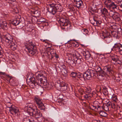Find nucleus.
I'll list each match as a JSON object with an SVG mask.
<instances>
[{"mask_svg": "<svg viewBox=\"0 0 122 122\" xmlns=\"http://www.w3.org/2000/svg\"><path fill=\"white\" fill-rule=\"evenodd\" d=\"M104 3L106 6L109 9H114L115 8L122 11V0L119 3L116 4L112 0H105Z\"/></svg>", "mask_w": 122, "mask_h": 122, "instance_id": "20e7f679", "label": "nucleus"}, {"mask_svg": "<svg viewBox=\"0 0 122 122\" xmlns=\"http://www.w3.org/2000/svg\"><path fill=\"white\" fill-rule=\"evenodd\" d=\"M48 11L53 15H55L57 21L61 26H66L70 25L69 20L64 17H60L61 14L60 13L62 10V6L60 4L50 3L48 5Z\"/></svg>", "mask_w": 122, "mask_h": 122, "instance_id": "f257e3e1", "label": "nucleus"}, {"mask_svg": "<svg viewBox=\"0 0 122 122\" xmlns=\"http://www.w3.org/2000/svg\"><path fill=\"white\" fill-rule=\"evenodd\" d=\"M58 97L60 99H61V100L63 99V98H64V96L62 94H60L59 95Z\"/></svg>", "mask_w": 122, "mask_h": 122, "instance_id": "603ef678", "label": "nucleus"}, {"mask_svg": "<svg viewBox=\"0 0 122 122\" xmlns=\"http://www.w3.org/2000/svg\"><path fill=\"white\" fill-rule=\"evenodd\" d=\"M97 18V17L96 16L94 17L93 20H90L91 23L95 26L96 25Z\"/></svg>", "mask_w": 122, "mask_h": 122, "instance_id": "c756f323", "label": "nucleus"}, {"mask_svg": "<svg viewBox=\"0 0 122 122\" xmlns=\"http://www.w3.org/2000/svg\"><path fill=\"white\" fill-rule=\"evenodd\" d=\"M2 24L3 25L4 27L6 28L7 27V25L6 22H3Z\"/></svg>", "mask_w": 122, "mask_h": 122, "instance_id": "3c124183", "label": "nucleus"}, {"mask_svg": "<svg viewBox=\"0 0 122 122\" xmlns=\"http://www.w3.org/2000/svg\"><path fill=\"white\" fill-rule=\"evenodd\" d=\"M102 88V92L103 93L107 94L108 92L107 88L105 86H103Z\"/></svg>", "mask_w": 122, "mask_h": 122, "instance_id": "e433bc0d", "label": "nucleus"}, {"mask_svg": "<svg viewBox=\"0 0 122 122\" xmlns=\"http://www.w3.org/2000/svg\"><path fill=\"white\" fill-rule=\"evenodd\" d=\"M112 49L119 52L122 55V45L120 43L115 44Z\"/></svg>", "mask_w": 122, "mask_h": 122, "instance_id": "ddd939ff", "label": "nucleus"}, {"mask_svg": "<svg viewBox=\"0 0 122 122\" xmlns=\"http://www.w3.org/2000/svg\"><path fill=\"white\" fill-rule=\"evenodd\" d=\"M117 33H119V34L121 33H122V29L120 27H117Z\"/></svg>", "mask_w": 122, "mask_h": 122, "instance_id": "37998d69", "label": "nucleus"}, {"mask_svg": "<svg viewBox=\"0 0 122 122\" xmlns=\"http://www.w3.org/2000/svg\"><path fill=\"white\" fill-rule=\"evenodd\" d=\"M100 115L103 117H106L107 116V114L103 111H100L99 112Z\"/></svg>", "mask_w": 122, "mask_h": 122, "instance_id": "c85d7f7f", "label": "nucleus"}, {"mask_svg": "<svg viewBox=\"0 0 122 122\" xmlns=\"http://www.w3.org/2000/svg\"><path fill=\"white\" fill-rule=\"evenodd\" d=\"M67 99H63L62 100H60L59 101H58V102L62 103L63 104H65L67 103Z\"/></svg>", "mask_w": 122, "mask_h": 122, "instance_id": "473e14b6", "label": "nucleus"}, {"mask_svg": "<svg viewBox=\"0 0 122 122\" xmlns=\"http://www.w3.org/2000/svg\"><path fill=\"white\" fill-rule=\"evenodd\" d=\"M1 41H2V42L4 43L5 42L6 43L9 44L12 43L13 42L12 41L13 39H0Z\"/></svg>", "mask_w": 122, "mask_h": 122, "instance_id": "4be33fe9", "label": "nucleus"}, {"mask_svg": "<svg viewBox=\"0 0 122 122\" xmlns=\"http://www.w3.org/2000/svg\"><path fill=\"white\" fill-rule=\"evenodd\" d=\"M109 15L116 21L119 22L120 21V15L118 13L111 11L109 12Z\"/></svg>", "mask_w": 122, "mask_h": 122, "instance_id": "1a4fd4ad", "label": "nucleus"}, {"mask_svg": "<svg viewBox=\"0 0 122 122\" xmlns=\"http://www.w3.org/2000/svg\"><path fill=\"white\" fill-rule=\"evenodd\" d=\"M0 73H1V74H2V75H4L5 74V73H4V72H0Z\"/></svg>", "mask_w": 122, "mask_h": 122, "instance_id": "680f3d73", "label": "nucleus"}, {"mask_svg": "<svg viewBox=\"0 0 122 122\" xmlns=\"http://www.w3.org/2000/svg\"><path fill=\"white\" fill-rule=\"evenodd\" d=\"M12 45L11 46V47L13 49V50H15L16 49V45H15L14 43H13V42Z\"/></svg>", "mask_w": 122, "mask_h": 122, "instance_id": "a18cd8bd", "label": "nucleus"}, {"mask_svg": "<svg viewBox=\"0 0 122 122\" xmlns=\"http://www.w3.org/2000/svg\"><path fill=\"white\" fill-rule=\"evenodd\" d=\"M111 32L112 34V36H111L110 37H117L118 35V33L116 31L114 30L111 31Z\"/></svg>", "mask_w": 122, "mask_h": 122, "instance_id": "cd10ccee", "label": "nucleus"}, {"mask_svg": "<svg viewBox=\"0 0 122 122\" xmlns=\"http://www.w3.org/2000/svg\"><path fill=\"white\" fill-rule=\"evenodd\" d=\"M2 115V114L0 113V117H1Z\"/></svg>", "mask_w": 122, "mask_h": 122, "instance_id": "69168bd1", "label": "nucleus"}, {"mask_svg": "<svg viewBox=\"0 0 122 122\" xmlns=\"http://www.w3.org/2000/svg\"><path fill=\"white\" fill-rule=\"evenodd\" d=\"M112 100L114 101L115 102H116L118 101L117 97L116 96L113 97L112 98Z\"/></svg>", "mask_w": 122, "mask_h": 122, "instance_id": "09e8293b", "label": "nucleus"}, {"mask_svg": "<svg viewBox=\"0 0 122 122\" xmlns=\"http://www.w3.org/2000/svg\"><path fill=\"white\" fill-rule=\"evenodd\" d=\"M122 0H117L116 1V3L117 4L118 3H119V2H120Z\"/></svg>", "mask_w": 122, "mask_h": 122, "instance_id": "4d7b16f0", "label": "nucleus"}, {"mask_svg": "<svg viewBox=\"0 0 122 122\" xmlns=\"http://www.w3.org/2000/svg\"><path fill=\"white\" fill-rule=\"evenodd\" d=\"M40 40L41 41L45 42L46 44H49V42H50V41L48 40L47 39L43 40V39H41Z\"/></svg>", "mask_w": 122, "mask_h": 122, "instance_id": "58836bf2", "label": "nucleus"}, {"mask_svg": "<svg viewBox=\"0 0 122 122\" xmlns=\"http://www.w3.org/2000/svg\"><path fill=\"white\" fill-rule=\"evenodd\" d=\"M96 9H93L92 7L91 9V11L93 12H96Z\"/></svg>", "mask_w": 122, "mask_h": 122, "instance_id": "6e6d98bb", "label": "nucleus"}, {"mask_svg": "<svg viewBox=\"0 0 122 122\" xmlns=\"http://www.w3.org/2000/svg\"><path fill=\"white\" fill-rule=\"evenodd\" d=\"M102 108L103 109H104L106 111H107L109 109V108L106 105V106H104L103 107H102Z\"/></svg>", "mask_w": 122, "mask_h": 122, "instance_id": "de8ad7c7", "label": "nucleus"}, {"mask_svg": "<svg viewBox=\"0 0 122 122\" xmlns=\"http://www.w3.org/2000/svg\"><path fill=\"white\" fill-rule=\"evenodd\" d=\"M67 43L71 44L72 46L75 47H77L79 46L78 42L76 41L75 39L70 40L68 41Z\"/></svg>", "mask_w": 122, "mask_h": 122, "instance_id": "2eb2a0df", "label": "nucleus"}, {"mask_svg": "<svg viewBox=\"0 0 122 122\" xmlns=\"http://www.w3.org/2000/svg\"><path fill=\"white\" fill-rule=\"evenodd\" d=\"M2 41H1V40L0 39V42H2Z\"/></svg>", "mask_w": 122, "mask_h": 122, "instance_id": "338daca9", "label": "nucleus"}, {"mask_svg": "<svg viewBox=\"0 0 122 122\" xmlns=\"http://www.w3.org/2000/svg\"><path fill=\"white\" fill-rule=\"evenodd\" d=\"M22 122H30V119L28 117L24 118L22 120Z\"/></svg>", "mask_w": 122, "mask_h": 122, "instance_id": "ea45409f", "label": "nucleus"}, {"mask_svg": "<svg viewBox=\"0 0 122 122\" xmlns=\"http://www.w3.org/2000/svg\"><path fill=\"white\" fill-rule=\"evenodd\" d=\"M74 3L77 8H79L83 4L81 0H74Z\"/></svg>", "mask_w": 122, "mask_h": 122, "instance_id": "412c9836", "label": "nucleus"}, {"mask_svg": "<svg viewBox=\"0 0 122 122\" xmlns=\"http://www.w3.org/2000/svg\"><path fill=\"white\" fill-rule=\"evenodd\" d=\"M66 62L72 67L75 66V64L74 63V60L73 61L71 58H67L66 60Z\"/></svg>", "mask_w": 122, "mask_h": 122, "instance_id": "dca6fc26", "label": "nucleus"}, {"mask_svg": "<svg viewBox=\"0 0 122 122\" xmlns=\"http://www.w3.org/2000/svg\"><path fill=\"white\" fill-rule=\"evenodd\" d=\"M96 22V25L95 26H98L102 23V21H101L98 20L97 17V18Z\"/></svg>", "mask_w": 122, "mask_h": 122, "instance_id": "a19ab883", "label": "nucleus"}, {"mask_svg": "<svg viewBox=\"0 0 122 122\" xmlns=\"http://www.w3.org/2000/svg\"><path fill=\"white\" fill-rule=\"evenodd\" d=\"M12 23L14 25L16 26L19 24L21 25L22 23L21 22H19L18 20L16 19H15L13 20L12 22Z\"/></svg>", "mask_w": 122, "mask_h": 122, "instance_id": "a878e982", "label": "nucleus"}, {"mask_svg": "<svg viewBox=\"0 0 122 122\" xmlns=\"http://www.w3.org/2000/svg\"><path fill=\"white\" fill-rule=\"evenodd\" d=\"M62 68L63 69V70L66 69V66L64 65H63L62 66Z\"/></svg>", "mask_w": 122, "mask_h": 122, "instance_id": "13d9d810", "label": "nucleus"}, {"mask_svg": "<svg viewBox=\"0 0 122 122\" xmlns=\"http://www.w3.org/2000/svg\"><path fill=\"white\" fill-rule=\"evenodd\" d=\"M85 90L86 92L88 93L87 94L84 95L83 97L86 99H87L89 98L90 97H91V96H92V93L91 90L92 89L91 87H86Z\"/></svg>", "mask_w": 122, "mask_h": 122, "instance_id": "4468645a", "label": "nucleus"}, {"mask_svg": "<svg viewBox=\"0 0 122 122\" xmlns=\"http://www.w3.org/2000/svg\"><path fill=\"white\" fill-rule=\"evenodd\" d=\"M115 103L114 104V103L112 104L111 102L109 101L106 104V105L108 107V106L110 105L112 106L113 105H115Z\"/></svg>", "mask_w": 122, "mask_h": 122, "instance_id": "c03bdc74", "label": "nucleus"}, {"mask_svg": "<svg viewBox=\"0 0 122 122\" xmlns=\"http://www.w3.org/2000/svg\"><path fill=\"white\" fill-rule=\"evenodd\" d=\"M24 108L25 111L30 116L36 117V118H39L42 115L40 111L37 109L31 104H26Z\"/></svg>", "mask_w": 122, "mask_h": 122, "instance_id": "f03ea898", "label": "nucleus"}, {"mask_svg": "<svg viewBox=\"0 0 122 122\" xmlns=\"http://www.w3.org/2000/svg\"><path fill=\"white\" fill-rule=\"evenodd\" d=\"M101 70L102 69L100 67L98 66H95V70L90 69V70H92L95 72L93 76H95V75L97 74V72H98L100 73V72L101 71Z\"/></svg>", "mask_w": 122, "mask_h": 122, "instance_id": "5701e85b", "label": "nucleus"}, {"mask_svg": "<svg viewBox=\"0 0 122 122\" xmlns=\"http://www.w3.org/2000/svg\"><path fill=\"white\" fill-rule=\"evenodd\" d=\"M62 72L63 75L64 76H67V72L66 69H62Z\"/></svg>", "mask_w": 122, "mask_h": 122, "instance_id": "4c0bfd02", "label": "nucleus"}, {"mask_svg": "<svg viewBox=\"0 0 122 122\" xmlns=\"http://www.w3.org/2000/svg\"><path fill=\"white\" fill-rule=\"evenodd\" d=\"M67 88V86L66 84H61V85L60 90L62 91L66 90Z\"/></svg>", "mask_w": 122, "mask_h": 122, "instance_id": "393cba45", "label": "nucleus"}, {"mask_svg": "<svg viewBox=\"0 0 122 122\" xmlns=\"http://www.w3.org/2000/svg\"><path fill=\"white\" fill-rule=\"evenodd\" d=\"M76 7L75 6H72L70 8V11H74L75 10Z\"/></svg>", "mask_w": 122, "mask_h": 122, "instance_id": "8fccbe9b", "label": "nucleus"}, {"mask_svg": "<svg viewBox=\"0 0 122 122\" xmlns=\"http://www.w3.org/2000/svg\"><path fill=\"white\" fill-rule=\"evenodd\" d=\"M54 56H55V57H56V58H59V56L56 53L54 52Z\"/></svg>", "mask_w": 122, "mask_h": 122, "instance_id": "5fc2aeb1", "label": "nucleus"}, {"mask_svg": "<svg viewBox=\"0 0 122 122\" xmlns=\"http://www.w3.org/2000/svg\"><path fill=\"white\" fill-rule=\"evenodd\" d=\"M8 79L9 80V82L13 86H15L17 85V83L15 82V81L14 80L13 78L10 76L8 75Z\"/></svg>", "mask_w": 122, "mask_h": 122, "instance_id": "6ab92c4d", "label": "nucleus"}, {"mask_svg": "<svg viewBox=\"0 0 122 122\" xmlns=\"http://www.w3.org/2000/svg\"><path fill=\"white\" fill-rule=\"evenodd\" d=\"M33 30V29H30L29 30H27V31H31Z\"/></svg>", "mask_w": 122, "mask_h": 122, "instance_id": "052dcab7", "label": "nucleus"}, {"mask_svg": "<svg viewBox=\"0 0 122 122\" xmlns=\"http://www.w3.org/2000/svg\"><path fill=\"white\" fill-rule=\"evenodd\" d=\"M72 55L73 57V60H74V63L79 65L81 64L83 61V59L80 54L77 51H74L72 52Z\"/></svg>", "mask_w": 122, "mask_h": 122, "instance_id": "423d86ee", "label": "nucleus"}, {"mask_svg": "<svg viewBox=\"0 0 122 122\" xmlns=\"http://www.w3.org/2000/svg\"><path fill=\"white\" fill-rule=\"evenodd\" d=\"M81 36L82 37H84L88 35V31L87 29H82L81 30Z\"/></svg>", "mask_w": 122, "mask_h": 122, "instance_id": "aec40b11", "label": "nucleus"}, {"mask_svg": "<svg viewBox=\"0 0 122 122\" xmlns=\"http://www.w3.org/2000/svg\"><path fill=\"white\" fill-rule=\"evenodd\" d=\"M47 51L51 55L53 54V52L55 51V50L52 49L50 47H48L47 48Z\"/></svg>", "mask_w": 122, "mask_h": 122, "instance_id": "bb28decb", "label": "nucleus"}, {"mask_svg": "<svg viewBox=\"0 0 122 122\" xmlns=\"http://www.w3.org/2000/svg\"><path fill=\"white\" fill-rule=\"evenodd\" d=\"M109 39H107V40H106V41L107 43H109L110 42H109L108 41Z\"/></svg>", "mask_w": 122, "mask_h": 122, "instance_id": "bf43d9fd", "label": "nucleus"}, {"mask_svg": "<svg viewBox=\"0 0 122 122\" xmlns=\"http://www.w3.org/2000/svg\"><path fill=\"white\" fill-rule=\"evenodd\" d=\"M35 102H36L38 108L41 110L45 111V107L42 103V100L39 98L35 97L34 99Z\"/></svg>", "mask_w": 122, "mask_h": 122, "instance_id": "6e6552de", "label": "nucleus"}, {"mask_svg": "<svg viewBox=\"0 0 122 122\" xmlns=\"http://www.w3.org/2000/svg\"><path fill=\"white\" fill-rule=\"evenodd\" d=\"M101 10L102 13L103 14L105 15V14H107L108 13L107 10L105 8L102 10Z\"/></svg>", "mask_w": 122, "mask_h": 122, "instance_id": "f704fd0d", "label": "nucleus"}, {"mask_svg": "<svg viewBox=\"0 0 122 122\" xmlns=\"http://www.w3.org/2000/svg\"><path fill=\"white\" fill-rule=\"evenodd\" d=\"M95 72L92 70L88 69L86 71L83 73V74H80V77L78 76L79 78H83L84 80L89 79L92 77H93Z\"/></svg>", "mask_w": 122, "mask_h": 122, "instance_id": "0eeeda50", "label": "nucleus"}, {"mask_svg": "<svg viewBox=\"0 0 122 122\" xmlns=\"http://www.w3.org/2000/svg\"><path fill=\"white\" fill-rule=\"evenodd\" d=\"M117 27L116 25H113L111 26L110 27V28L114 30V31H117Z\"/></svg>", "mask_w": 122, "mask_h": 122, "instance_id": "79ce46f5", "label": "nucleus"}, {"mask_svg": "<svg viewBox=\"0 0 122 122\" xmlns=\"http://www.w3.org/2000/svg\"><path fill=\"white\" fill-rule=\"evenodd\" d=\"M28 78L29 79L31 82L30 84L31 85L35 86L36 88L37 89H38L40 87V86L39 85V84L38 83V79L37 78L36 80L34 77H30L29 76H28ZM36 78H37L36 77Z\"/></svg>", "mask_w": 122, "mask_h": 122, "instance_id": "9b49d317", "label": "nucleus"}, {"mask_svg": "<svg viewBox=\"0 0 122 122\" xmlns=\"http://www.w3.org/2000/svg\"><path fill=\"white\" fill-rule=\"evenodd\" d=\"M111 62L114 64H120L122 63L121 61L120 60L119 57L117 56L114 55L111 56Z\"/></svg>", "mask_w": 122, "mask_h": 122, "instance_id": "f8f14e48", "label": "nucleus"}, {"mask_svg": "<svg viewBox=\"0 0 122 122\" xmlns=\"http://www.w3.org/2000/svg\"><path fill=\"white\" fill-rule=\"evenodd\" d=\"M8 107L10 108V112L11 114L13 115L15 114L16 116H17L19 115V110L17 107L12 105Z\"/></svg>", "mask_w": 122, "mask_h": 122, "instance_id": "9d476101", "label": "nucleus"}, {"mask_svg": "<svg viewBox=\"0 0 122 122\" xmlns=\"http://www.w3.org/2000/svg\"><path fill=\"white\" fill-rule=\"evenodd\" d=\"M100 74H102L104 75H105L107 73L108 74V72L106 70V68L105 67H104L103 70L102 69L101 70V71H100L99 73Z\"/></svg>", "mask_w": 122, "mask_h": 122, "instance_id": "2f4dec72", "label": "nucleus"}, {"mask_svg": "<svg viewBox=\"0 0 122 122\" xmlns=\"http://www.w3.org/2000/svg\"><path fill=\"white\" fill-rule=\"evenodd\" d=\"M5 38H7V37H6Z\"/></svg>", "mask_w": 122, "mask_h": 122, "instance_id": "774afa93", "label": "nucleus"}, {"mask_svg": "<svg viewBox=\"0 0 122 122\" xmlns=\"http://www.w3.org/2000/svg\"><path fill=\"white\" fill-rule=\"evenodd\" d=\"M77 73L74 72H72L70 74V76L73 78H76L77 75Z\"/></svg>", "mask_w": 122, "mask_h": 122, "instance_id": "c9c22d12", "label": "nucleus"}, {"mask_svg": "<svg viewBox=\"0 0 122 122\" xmlns=\"http://www.w3.org/2000/svg\"><path fill=\"white\" fill-rule=\"evenodd\" d=\"M116 79L117 80V81H120V76H118L116 78Z\"/></svg>", "mask_w": 122, "mask_h": 122, "instance_id": "864d4df0", "label": "nucleus"}, {"mask_svg": "<svg viewBox=\"0 0 122 122\" xmlns=\"http://www.w3.org/2000/svg\"><path fill=\"white\" fill-rule=\"evenodd\" d=\"M33 13L35 14L37 16H39L40 15V13L37 10L34 11Z\"/></svg>", "mask_w": 122, "mask_h": 122, "instance_id": "49530a36", "label": "nucleus"}, {"mask_svg": "<svg viewBox=\"0 0 122 122\" xmlns=\"http://www.w3.org/2000/svg\"><path fill=\"white\" fill-rule=\"evenodd\" d=\"M95 103H98V102L97 101H95V102L93 104V105H92V106L93 107V109H96L97 107V109H98V108H100L101 107L100 106H99L98 105H95Z\"/></svg>", "mask_w": 122, "mask_h": 122, "instance_id": "72a5a7b5", "label": "nucleus"}, {"mask_svg": "<svg viewBox=\"0 0 122 122\" xmlns=\"http://www.w3.org/2000/svg\"><path fill=\"white\" fill-rule=\"evenodd\" d=\"M107 36L106 33H102L100 34V36L101 38H110V36H108V35H110V34L109 33H107Z\"/></svg>", "mask_w": 122, "mask_h": 122, "instance_id": "b1692460", "label": "nucleus"}, {"mask_svg": "<svg viewBox=\"0 0 122 122\" xmlns=\"http://www.w3.org/2000/svg\"><path fill=\"white\" fill-rule=\"evenodd\" d=\"M84 56H85V58L88 59L90 58L91 56V55L89 52H87L83 53Z\"/></svg>", "mask_w": 122, "mask_h": 122, "instance_id": "7c9ffc66", "label": "nucleus"}, {"mask_svg": "<svg viewBox=\"0 0 122 122\" xmlns=\"http://www.w3.org/2000/svg\"><path fill=\"white\" fill-rule=\"evenodd\" d=\"M37 79H38V83L39 85L41 87V85L42 84L45 86L46 88H50V85L47 82V78L44 77V75L42 74H38L36 76Z\"/></svg>", "mask_w": 122, "mask_h": 122, "instance_id": "39448f33", "label": "nucleus"}, {"mask_svg": "<svg viewBox=\"0 0 122 122\" xmlns=\"http://www.w3.org/2000/svg\"><path fill=\"white\" fill-rule=\"evenodd\" d=\"M106 70L107 71L108 74L111 75L112 74L113 71V66L112 65H108L105 67Z\"/></svg>", "mask_w": 122, "mask_h": 122, "instance_id": "f3484780", "label": "nucleus"}, {"mask_svg": "<svg viewBox=\"0 0 122 122\" xmlns=\"http://www.w3.org/2000/svg\"><path fill=\"white\" fill-rule=\"evenodd\" d=\"M53 58V56H51V59L52 60Z\"/></svg>", "mask_w": 122, "mask_h": 122, "instance_id": "0e129e2a", "label": "nucleus"}, {"mask_svg": "<svg viewBox=\"0 0 122 122\" xmlns=\"http://www.w3.org/2000/svg\"><path fill=\"white\" fill-rule=\"evenodd\" d=\"M26 44H27L25 46L27 51L32 55L35 54L37 51L35 43H33L32 40H28L26 41Z\"/></svg>", "mask_w": 122, "mask_h": 122, "instance_id": "7ed1b4c3", "label": "nucleus"}, {"mask_svg": "<svg viewBox=\"0 0 122 122\" xmlns=\"http://www.w3.org/2000/svg\"><path fill=\"white\" fill-rule=\"evenodd\" d=\"M37 21L38 22H41L40 23H42L44 24L43 25V27L46 26V25L44 23H48V21L46 19L43 17H41L37 19Z\"/></svg>", "mask_w": 122, "mask_h": 122, "instance_id": "a211bd4d", "label": "nucleus"}, {"mask_svg": "<svg viewBox=\"0 0 122 122\" xmlns=\"http://www.w3.org/2000/svg\"><path fill=\"white\" fill-rule=\"evenodd\" d=\"M80 74H81V73H79V74H78V76H79V77H80V76H81V75Z\"/></svg>", "mask_w": 122, "mask_h": 122, "instance_id": "e2e57ef3", "label": "nucleus"}]
</instances>
